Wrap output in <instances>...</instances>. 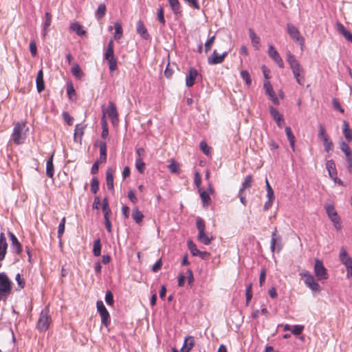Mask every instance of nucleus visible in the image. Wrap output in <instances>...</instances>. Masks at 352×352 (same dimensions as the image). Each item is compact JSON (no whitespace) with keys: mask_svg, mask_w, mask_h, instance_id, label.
<instances>
[{"mask_svg":"<svg viewBox=\"0 0 352 352\" xmlns=\"http://www.w3.org/2000/svg\"><path fill=\"white\" fill-rule=\"evenodd\" d=\"M285 133L287 137V139L289 142L290 146L292 147V150L294 151L295 150V136L294 135L292 129L289 126L285 127Z\"/></svg>","mask_w":352,"mask_h":352,"instance_id":"34","label":"nucleus"},{"mask_svg":"<svg viewBox=\"0 0 352 352\" xmlns=\"http://www.w3.org/2000/svg\"><path fill=\"white\" fill-rule=\"evenodd\" d=\"M11 241V247L14 252L19 254L22 252V247L16 236L11 232H8Z\"/></svg>","mask_w":352,"mask_h":352,"instance_id":"16","label":"nucleus"},{"mask_svg":"<svg viewBox=\"0 0 352 352\" xmlns=\"http://www.w3.org/2000/svg\"><path fill=\"white\" fill-rule=\"evenodd\" d=\"M270 249L272 252L276 249L277 252H280L282 249L281 236L276 233L272 234Z\"/></svg>","mask_w":352,"mask_h":352,"instance_id":"15","label":"nucleus"},{"mask_svg":"<svg viewBox=\"0 0 352 352\" xmlns=\"http://www.w3.org/2000/svg\"><path fill=\"white\" fill-rule=\"evenodd\" d=\"M102 113L104 117H105V116L107 115L111 119L113 123H114L115 121L118 120V113L117 111L116 104L112 101H110L109 102L108 109H102Z\"/></svg>","mask_w":352,"mask_h":352,"instance_id":"12","label":"nucleus"},{"mask_svg":"<svg viewBox=\"0 0 352 352\" xmlns=\"http://www.w3.org/2000/svg\"><path fill=\"white\" fill-rule=\"evenodd\" d=\"M322 143H323V146H324V149L326 152H329L330 151L333 150V144L332 142V141L329 139V137H327V138H324L322 140H321Z\"/></svg>","mask_w":352,"mask_h":352,"instance_id":"41","label":"nucleus"},{"mask_svg":"<svg viewBox=\"0 0 352 352\" xmlns=\"http://www.w3.org/2000/svg\"><path fill=\"white\" fill-rule=\"evenodd\" d=\"M348 170L352 174V152L345 155Z\"/></svg>","mask_w":352,"mask_h":352,"instance_id":"55","label":"nucleus"},{"mask_svg":"<svg viewBox=\"0 0 352 352\" xmlns=\"http://www.w3.org/2000/svg\"><path fill=\"white\" fill-rule=\"evenodd\" d=\"M318 135L320 140H322L324 138L329 137V135L326 133V129H325L324 126L322 124H320L318 126Z\"/></svg>","mask_w":352,"mask_h":352,"instance_id":"54","label":"nucleus"},{"mask_svg":"<svg viewBox=\"0 0 352 352\" xmlns=\"http://www.w3.org/2000/svg\"><path fill=\"white\" fill-rule=\"evenodd\" d=\"M268 55L278 65L279 67L283 68V60L280 57V54H278V51L272 45H269Z\"/></svg>","mask_w":352,"mask_h":352,"instance_id":"14","label":"nucleus"},{"mask_svg":"<svg viewBox=\"0 0 352 352\" xmlns=\"http://www.w3.org/2000/svg\"><path fill=\"white\" fill-rule=\"evenodd\" d=\"M72 74L78 79L80 80L84 76V73L78 64H75L72 68Z\"/></svg>","mask_w":352,"mask_h":352,"instance_id":"38","label":"nucleus"},{"mask_svg":"<svg viewBox=\"0 0 352 352\" xmlns=\"http://www.w3.org/2000/svg\"><path fill=\"white\" fill-rule=\"evenodd\" d=\"M215 40V36L209 38L205 43V52L207 53L211 50V47Z\"/></svg>","mask_w":352,"mask_h":352,"instance_id":"57","label":"nucleus"},{"mask_svg":"<svg viewBox=\"0 0 352 352\" xmlns=\"http://www.w3.org/2000/svg\"><path fill=\"white\" fill-rule=\"evenodd\" d=\"M286 29L287 34L294 41L298 43L301 45H303L305 39L301 36L298 28L289 23L287 24Z\"/></svg>","mask_w":352,"mask_h":352,"instance_id":"8","label":"nucleus"},{"mask_svg":"<svg viewBox=\"0 0 352 352\" xmlns=\"http://www.w3.org/2000/svg\"><path fill=\"white\" fill-rule=\"evenodd\" d=\"M326 168L329 173L330 178L333 177L336 178V175H337V170L335 162L333 160H330L327 162Z\"/></svg>","mask_w":352,"mask_h":352,"instance_id":"24","label":"nucleus"},{"mask_svg":"<svg viewBox=\"0 0 352 352\" xmlns=\"http://www.w3.org/2000/svg\"><path fill=\"white\" fill-rule=\"evenodd\" d=\"M270 113L271 116L273 118L274 121L276 122V124L280 128H281L283 126V124L284 123L283 115L280 114L276 108H274L272 106L270 107Z\"/></svg>","mask_w":352,"mask_h":352,"instance_id":"19","label":"nucleus"},{"mask_svg":"<svg viewBox=\"0 0 352 352\" xmlns=\"http://www.w3.org/2000/svg\"><path fill=\"white\" fill-rule=\"evenodd\" d=\"M198 191L200 194L203 206L208 207L211 200L209 195L202 188H199Z\"/></svg>","mask_w":352,"mask_h":352,"instance_id":"29","label":"nucleus"},{"mask_svg":"<svg viewBox=\"0 0 352 352\" xmlns=\"http://www.w3.org/2000/svg\"><path fill=\"white\" fill-rule=\"evenodd\" d=\"M12 291V282L5 272H0V292L9 295Z\"/></svg>","mask_w":352,"mask_h":352,"instance_id":"9","label":"nucleus"},{"mask_svg":"<svg viewBox=\"0 0 352 352\" xmlns=\"http://www.w3.org/2000/svg\"><path fill=\"white\" fill-rule=\"evenodd\" d=\"M85 126H81L80 124H77L76 126L74 138L76 142H81L82 136L84 133Z\"/></svg>","mask_w":352,"mask_h":352,"instance_id":"32","label":"nucleus"},{"mask_svg":"<svg viewBox=\"0 0 352 352\" xmlns=\"http://www.w3.org/2000/svg\"><path fill=\"white\" fill-rule=\"evenodd\" d=\"M262 72L265 78L263 85V88H270V82L268 81V79L270 78V70L265 65H263Z\"/></svg>","mask_w":352,"mask_h":352,"instance_id":"40","label":"nucleus"},{"mask_svg":"<svg viewBox=\"0 0 352 352\" xmlns=\"http://www.w3.org/2000/svg\"><path fill=\"white\" fill-rule=\"evenodd\" d=\"M8 249V243L3 232L0 233V262L4 260Z\"/></svg>","mask_w":352,"mask_h":352,"instance_id":"17","label":"nucleus"},{"mask_svg":"<svg viewBox=\"0 0 352 352\" xmlns=\"http://www.w3.org/2000/svg\"><path fill=\"white\" fill-rule=\"evenodd\" d=\"M96 307L97 311L101 318L102 324L106 327H108L111 324V317L103 302L102 300H98L96 302Z\"/></svg>","mask_w":352,"mask_h":352,"instance_id":"5","label":"nucleus"},{"mask_svg":"<svg viewBox=\"0 0 352 352\" xmlns=\"http://www.w3.org/2000/svg\"><path fill=\"white\" fill-rule=\"evenodd\" d=\"M53 155L50 157V158L47 160L46 164V175L50 178H53L54 169L53 164Z\"/></svg>","mask_w":352,"mask_h":352,"instance_id":"33","label":"nucleus"},{"mask_svg":"<svg viewBox=\"0 0 352 352\" xmlns=\"http://www.w3.org/2000/svg\"><path fill=\"white\" fill-rule=\"evenodd\" d=\"M195 344L193 337L188 336L185 338L181 352H189Z\"/></svg>","mask_w":352,"mask_h":352,"instance_id":"23","label":"nucleus"},{"mask_svg":"<svg viewBox=\"0 0 352 352\" xmlns=\"http://www.w3.org/2000/svg\"><path fill=\"white\" fill-rule=\"evenodd\" d=\"M340 149L344 153V155L351 152L349 146L344 141L340 143Z\"/></svg>","mask_w":352,"mask_h":352,"instance_id":"62","label":"nucleus"},{"mask_svg":"<svg viewBox=\"0 0 352 352\" xmlns=\"http://www.w3.org/2000/svg\"><path fill=\"white\" fill-rule=\"evenodd\" d=\"M187 245L192 256H197L199 250L197 248V245L192 241H188Z\"/></svg>","mask_w":352,"mask_h":352,"instance_id":"52","label":"nucleus"},{"mask_svg":"<svg viewBox=\"0 0 352 352\" xmlns=\"http://www.w3.org/2000/svg\"><path fill=\"white\" fill-rule=\"evenodd\" d=\"M96 146H98L100 148V159L97 161H99L101 164L105 163L107 161V144L105 142H100L98 144H96Z\"/></svg>","mask_w":352,"mask_h":352,"instance_id":"21","label":"nucleus"},{"mask_svg":"<svg viewBox=\"0 0 352 352\" xmlns=\"http://www.w3.org/2000/svg\"><path fill=\"white\" fill-rule=\"evenodd\" d=\"M106 60L108 61L109 70L111 72L118 69V61L115 56L107 58Z\"/></svg>","mask_w":352,"mask_h":352,"instance_id":"43","label":"nucleus"},{"mask_svg":"<svg viewBox=\"0 0 352 352\" xmlns=\"http://www.w3.org/2000/svg\"><path fill=\"white\" fill-rule=\"evenodd\" d=\"M304 327L301 325H294L292 330L294 335L298 336L302 333Z\"/></svg>","mask_w":352,"mask_h":352,"instance_id":"63","label":"nucleus"},{"mask_svg":"<svg viewBox=\"0 0 352 352\" xmlns=\"http://www.w3.org/2000/svg\"><path fill=\"white\" fill-rule=\"evenodd\" d=\"M25 127V123L23 122H19L14 124L12 133V139L14 144L19 145L24 142L25 139V134L24 133Z\"/></svg>","mask_w":352,"mask_h":352,"instance_id":"2","label":"nucleus"},{"mask_svg":"<svg viewBox=\"0 0 352 352\" xmlns=\"http://www.w3.org/2000/svg\"><path fill=\"white\" fill-rule=\"evenodd\" d=\"M136 30L138 34H139L140 36L144 39L147 40L150 38V35L148 32V30L142 21L140 20L138 21Z\"/></svg>","mask_w":352,"mask_h":352,"instance_id":"20","label":"nucleus"},{"mask_svg":"<svg viewBox=\"0 0 352 352\" xmlns=\"http://www.w3.org/2000/svg\"><path fill=\"white\" fill-rule=\"evenodd\" d=\"M69 29L70 30L75 32L78 36H84L86 34V31L83 30L82 26L77 22L71 23Z\"/></svg>","mask_w":352,"mask_h":352,"instance_id":"25","label":"nucleus"},{"mask_svg":"<svg viewBox=\"0 0 352 352\" xmlns=\"http://www.w3.org/2000/svg\"><path fill=\"white\" fill-rule=\"evenodd\" d=\"M168 167L169 170L172 173L179 174L180 172L179 164L174 160L171 161L170 164L168 165Z\"/></svg>","mask_w":352,"mask_h":352,"instance_id":"46","label":"nucleus"},{"mask_svg":"<svg viewBox=\"0 0 352 352\" xmlns=\"http://www.w3.org/2000/svg\"><path fill=\"white\" fill-rule=\"evenodd\" d=\"M66 222L65 217H63L61 219L58 228V238L60 239L65 232V225Z\"/></svg>","mask_w":352,"mask_h":352,"instance_id":"50","label":"nucleus"},{"mask_svg":"<svg viewBox=\"0 0 352 352\" xmlns=\"http://www.w3.org/2000/svg\"><path fill=\"white\" fill-rule=\"evenodd\" d=\"M250 37L253 47L258 50L260 48V38L256 34L253 30H249Z\"/></svg>","mask_w":352,"mask_h":352,"instance_id":"27","label":"nucleus"},{"mask_svg":"<svg viewBox=\"0 0 352 352\" xmlns=\"http://www.w3.org/2000/svg\"><path fill=\"white\" fill-rule=\"evenodd\" d=\"M135 166L138 170L142 173L144 171L145 163L140 157H138L135 160Z\"/></svg>","mask_w":352,"mask_h":352,"instance_id":"53","label":"nucleus"},{"mask_svg":"<svg viewBox=\"0 0 352 352\" xmlns=\"http://www.w3.org/2000/svg\"><path fill=\"white\" fill-rule=\"evenodd\" d=\"M114 45H113V39H111L107 45V50L104 53V59L114 57Z\"/></svg>","mask_w":352,"mask_h":352,"instance_id":"36","label":"nucleus"},{"mask_svg":"<svg viewBox=\"0 0 352 352\" xmlns=\"http://www.w3.org/2000/svg\"><path fill=\"white\" fill-rule=\"evenodd\" d=\"M339 258L341 263L346 267L347 276L349 277V274L352 273V258L344 248H342L340 250Z\"/></svg>","mask_w":352,"mask_h":352,"instance_id":"11","label":"nucleus"},{"mask_svg":"<svg viewBox=\"0 0 352 352\" xmlns=\"http://www.w3.org/2000/svg\"><path fill=\"white\" fill-rule=\"evenodd\" d=\"M287 61L288 62L293 72L294 77L296 78L298 84L301 86H304V70L298 61L295 58L294 56L290 52H287Z\"/></svg>","mask_w":352,"mask_h":352,"instance_id":"1","label":"nucleus"},{"mask_svg":"<svg viewBox=\"0 0 352 352\" xmlns=\"http://www.w3.org/2000/svg\"><path fill=\"white\" fill-rule=\"evenodd\" d=\"M252 182V175H247L242 183V186L240 188L239 190L244 191L245 189L250 188L251 186V183Z\"/></svg>","mask_w":352,"mask_h":352,"instance_id":"47","label":"nucleus"},{"mask_svg":"<svg viewBox=\"0 0 352 352\" xmlns=\"http://www.w3.org/2000/svg\"><path fill=\"white\" fill-rule=\"evenodd\" d=\"M105 301L109 305H113L114 300H113V296L111 292L108 291L106 293L105 295Z\"/></svg>","mask_w":352,"mask_h":352,"instance_id":"58","label":"nucleus"},{"mask_svg":"<svg viewBox=\"0 0 352 352\" xmlns=\"http://www.w3.org/2000/svg\"><path fill=\"white\" fill-rule=\"evenodd\" d=\"M51 322V317L50 316V310L47 307L43 309L37 322L36 328L40 331H45L48 329Z\"/></svg>","mask_w":352,"mask_h":352,"instance_id":"3","label":"nucleus"},{"mask_svg":"<svg viewBox=\"0 0 352 352\" xmlns=\"http://www.w3.org/2000/svg\"><path fill=\"white\" fill-rule=\"evenodd\" d=\"M157 20L160 22V23H162V25L164 26L166 24V20L164 15V8L162 6H160L157 9Z\"/></svg>","mask_w":352,"mask_h":352,"instance_id":"45","label":"nucleus"},{"mask_svg":"<svg viewBox=\"0 0 352 352\" xmlns=\"http://www.w3.org/2000/svg\"><path fill=\"white\" fill-rule=\"evenodd\" d=\"M266 95L272 101L274 104L278 105L280 104L279 99L276 91V89H265Z\"/></svg>","mask_w":352,"mask_h":352,"instance_id":"30","label":"nucleus"},{"mask_svg":"<svg viewBox=\"0 0 352 352\" xmlns=\"http://www.w3.org/2000/svg\"><path fill=\"white\" fill-rule=\"evenodd\" d=\"M36 82V88H45V84L43 80V72L42 69L39 70L37 74Z\"/></svg>","mask_w":352,"mask_h":352,"instance_id":"42","label":"nucleus"},{"mask_svg":"<svg viewBox=\"0 0 352 352\" xmlns=\"http://www.w3.org/2000/svg\"><path fill=\"white\" fill-rule=\"evenodd\" d=\"M197 228L198 230V240L204 245H209L211 243L212 237L210 238L205 232V223L204 221L198 217L196 221Z\"/></svg>","mask_w":352,"mask_h":352,"instance_id":"4","label":"nucleus"},{"mask_svg":"<svg viewBox=\"0 0 352 352\" xmlns=\"http://www.w3.org/2000/svg\"><path fill=\"white\" fill-rule=\"evenodd\" d=\"M15 280L17 282L18 286L20 289H23L25 287V283L24 278H23L21 276L20 274H17L16 275Z\"/></svg>","mask_w":352,"mask_h":352,"instance_id":"61","label":"nucleus"},{"mask_svg":"<svg viewBox=\"0 0 352 352\" xmlns=\"http://www.w3.org/2000/svg\"><path fill=\"white\" fill-rule=\"evenodd\" d=\"M101 252V243L100 239L94 241L93 247V254L96 256H99Z\"/></svg>","mask_w":352,"mask_h":352,"instance_id":"44","label":"nucleus"},{"mask_svg":"<svg viewBox=\"0 0 352 352\" xmlns=\"http://www.w3.org/2000/svg\"><path fill=\"white\" fill-rule=\"evenodd\" d=\"M194 182L196 186L197 187L198 190L201 188V175L199 172H196L195 173V178H194Z\"/></svg>","mask_w":352,"mask_h":352,"instance_id":"60","label":"nucleus"},{"mask_svg":"<svg viewBox=\"0 0 352 352\" xmlns=\"http://www.w3.org/2000/svg\"><path fill=\"white\" fill-rule=\"evenodd\" d=\"M314 274L317 280L320 281L327 280L329 278L327 270L324 267L322 262L318 258L315 260Z\"/></svg>","mask_w":352,"mask_h":352,"instance_id":"7","label":"nucleus"},{"mask_svg":"<svg viewBox=\"0 0 352 352\" xmlns=\"http://www.w3.org/2000/svg\"><path fill=\"white\" fill-rule=\"evenodd\" d=\"M114 29H115V33H114V39L116 41H119L123 35V29L122 27V24L117 21L114 23Z\"/></svg>","mask_w":352,"mask_h":352,"instance_id":"31","label":"nucleus"},{"mask_svg":"<svg viewBox=\"0 0 352 352\" xmlns=\"http://www.w3.org/2000/svg\"><path fill=\"white\" fill-rule=\"evenodd\" d=\"M252 285L250 283L246 288V305H248L252 298Z\"/></svg>","mask_w":352,"mask_h":352,"instance_id":"56","label":"nucleus"},{"mask_svg":"<svg viewBox=\"0 0 352 352\" xmlns=\"http://www.w3.org/2000/svg\"><path fill=\"white\" fill-rule=\"evenodd\" d=\"M30 51L32 56H36L37 54V47L36 45V42L34 41H31L30 43Z\"/></svg>","mask_w":352,"mask_h":352,"instance_id":"59","label":"nucleus"},{"mask_svg":"<svg viewBox=\"0 0 352 352\" xmlns=\"http://www.w3.org/2000/svg\"><path fill=\"white\" fill-rule=\"evenodd\" d=\"M343 135L348 142L352 141V130L350 129L349 123L346 121L343 122L342 126Z\"/></svg>","mask_w":352,"mask_h":352,"instance_id":"28","label":"nucleus"},{"mask_svg":"<svg viewBox=\"0 0 352 352\" xmlns=\"http://www.w3.org/2000/svg\"><path fill=\"white\" fill-rule=\"evenodd\" d=\"M199 148L200 150L206 155H210V150L211 148L208 146L207 143L205 141H201L199 144Z\"/></svg>","mask_w":352,"mask_h":352,"instance_id":"48","label":"nucleus"},{"mask_svg":"<svg viewBox=\"0 0 352 352\" xmlns=\"http://www.w3.org/2000/svg\"><path fill=\"white\" fill-rule=\"evenodd\" d=\"M326 212L329 217V218L331 219V221L333 222L334 227L336 230H339L341 229V223H340V219L338 216L335 208L332 205H329L326 207Z\"/></svg>","mask_w":352,"mask_h":352,"instance_id":"10","label":"nucleus"},{"mask_svg":"<svg viewBox=\"0 0 352 352\" xmlns=\"http://www.w3.org/2000/svg\"><path fill=\"white\" fill-rule=\"evenodd\" d=\"M107 8L104 3H101L98 6L97 10L96 11L95 16L99 20L104 17L106 14Z\"/></svg>","mask_w":352,"mask_h":352,"instance_id":"39","label":"nucleus"},{"mask_svg":"<svg viewBox=\"0 0 352 352\" xmlns=\"http://www.w3.org/2000/svg\"><path fill=\"white\" fill-rule=\"evenodd\" d=\"M300 276L305 278V284L312 292H320L321 291L320 285L316 281L314 277L308 271L301 273Z\"/></svg>","mask_w":352,"mask_h":352,"instance_id":"6","label":"nucleus"},{"mask_svg":"<svg viewBox=\"0 0 352 352\" xmlns=\"http://www.w3.org/2000/svg\"><path fill=\"white\" fill-rule=\"evenodd\" d=\"M63 117L64 118V120L69 125H72L73 124L74 118L67 112H63Z\"/></svg>","mask_w":352,"mask_h":352,"instance_id":"64","label":"nucleus"},{"mask_svg":"<svg viewBox=\"0 0 352 352\" xmlns=\"http://www.w3.org/2000/svg\"><path fill=\"white\" fill-rule=\"evenodd\" d=\"M168 1L174 14H177L181 13V5L178 0Z\"/></svg>","mask_w":352,"mask_h":352,"instance_id":"37","label":"nucleus"},{"mask_svg":"<svg viewBox=\"0 0 352 352\" xmlns=\"http://www.w3.org/2000/svg\"><path fill=\"white\" fill-rule=\"evenodd\" d=\"M241 76L245 80L246 86L250 87L251 85V78L249 72L246 70H243L241 72Z\"/></svg>","mask_w":352,"mask_h":352,"instance_id":"49","label":"nucleus"},{"mask_svg":"<svg viewBox=\"0 0 352 352\" xmlns=\"http://www.w3.org/2000/svg\"><path fill=\"white\" fill-rule=\"evenodd\" d=\"M227 55V52H223L222 54H219L217 50H214L210 56L208 57V63L210 65L220 64L223 62Z\"/></svg>","mask_w":352,"mask_h":352,"instance_id":"13","label":"nucleus"},{"mask_svg":"<svg viewBox=\"0 0 352 352\" xmlns=\"http://www.w3.org/2000/svg\"><path fill=\"white\" fill-rule=\"evenodd\" d=\"M131 216L138 224H140L144 218V214L141 211L138 210V208H135L133 210Z\"/></svg>","mask_w":352,"mask_h":352,"instance_id":"35","label":"nucleus"},{"mask_svg":"<svg viewBox=\"0 0 352 352\" xmlns=\"http://www.w3.org/2000/svg\"><path fill=\"white\" fill-rule=\"evenodd\" d=\"M52 14L50 12H46L45 14V22H44L43 26V36H45L47 35L48 28L51 25V23H52Z\"/></svg>","mask_w":352,"mask_h":352,"instance_id":"26","label":"nucleus"},{"mask_svg":"<svg viewBox=\"0 0 352 352\" xmlns=\"http://www.w3.org/2000/svg\"><path fill=\"white\" fill-rule=\"evenodd\" d=\"M99 189V182L97 177H93L91 182V191L96 194Z\"/></svg>","mask_w":352,"mask_h":352,"instance_id":"51","label":"nucleus"},{"mask_svg":"<svg viewBox=\"0 0 352 352\" xmlns=\"http://www.w3.org/2000/svg\"><path fill=\"white\" fill-rule=\"evenodd\" d=\"M198 76V72L195 68H190L188 71L186 78V85L187 87H192L195 84V81Z\"/></svg>","mask_w":352,"mask_h":352,"instance_id":"18","label":"nucleus"},{"mask_svg":"<svg viewBox=\"0 0 352 352\" xmlns=\"http://www.w3.org/2000/svg\"><path fill=\"white\" fill-rule=\"evenodd\" d=\"M113 170L111 168H107L106 171V184L109 190H113Z\"/></svg>","mask_w":352,"mask_h":352,"instance_id":"22","label":"nucleus"}]
</instances>
